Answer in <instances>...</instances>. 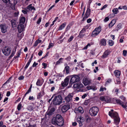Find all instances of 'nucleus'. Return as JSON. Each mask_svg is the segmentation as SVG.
<instances>
[{
  "instance_id": "nucleus-1",
  "label": "nucleus",
  "mask_w": 127,
  "mask_h": 127,
  "mask_svg": "<svg viewBox=\"0 0 127 127\" xmlns=\"http://www.w3.org/2000/svg\"><path fill=\"white\" fill-rule=\"evenodd\" d=\"M64 120L61 115L57 114L54 116L52 120V124L60 126L64 125Z\"/></svg>"
},
{
  "instance_id": "nucleus-2",
  "label": "nucleus",
  "mask_w": 127,
  "mask_h": 127,
  "mask_svg": "<svg viewBox=\"0 0 127 127\" xmlns=\"http://www.w3.org/2000/svg\"><path fill=\"white\" fill-rule=\"evenodd\" d=\"M112 113L110 111L109 112V115L114 119V123L116 125L118 124L120 122V119L118 113L116 112H114L112 115Z\"/></svg>"
},
{
  "instance_id": "nucleus-3",
  "label": "nucleus",
  "mask_w": 127,
  "mask_h": 127,
  "mask_svg": "<svg viewBox=\"0 0 127 127\" xmlns=\"http://www.w3.org/2000/svg\"><path fill=\"white\" fill-rule=\"evenodd\" d=\"M63 98L60 95H58L55 97L52 101V103L54 105H59L61 103Z\"/></svg>"
},
{
  "instance_id": "nucleus-4",
  "label": "nucleus",
  "mask_w": 127,
  "mask_h": 127,
  "mask_svg": "<svg viewBox=\"0 0 127 127\" xmlns=\"http://www.w3.org/2000/svg\"><path fill=\"white\" fill-rule=\"evenodd\" d=\"M99 111L98 107L96 106L93 107L91 108L89 110V113L92 116H95L96 115Z\"/></svg>"
},
{
  "instance_id": "nucleus-5",
  "label": "nucleus",
  "mask_w": 127,
  "mask_h": 127,
  "mask_svg": "<svg viewBox=\"0 0 127 127\" xmlns=\"http://www.w3.org/2000/svg\"><path fill=\"white\" fill-rule=\"evenodd\" d=\"M80 80L79 77L77 75H75L72 76L70 80V84H72L76 82H79Z\"/></svg>"
},
{
  "instance_id": "nucleus-6",
  "label": "nucleus",
  "mask_w": 127,
  "mask_h": 127,
  "mask_svg": "<svg viewBox=\"0 0 127 127\" xmlns=\"http://www.w3.org/2000/svg\"><path fill=\"white\" fill-rule=\"evenodd\" d=\"M101 31V27L99 26L96 28L93 32L92 33V36L95 37Z\"/></svg>"
},
{
  "instance_id": "nucleus-7",
  "label": "nucleus",
  "mask_w": 127,
  "mask_h": 127,
  "mask_svg": "<svg viewBox=\"0 0 127 127\" xmlns=\"http://www.w3.org/2000/svg\"><path fill=\"white\" fill-rule=\"evenodd\" d=\"M11 50L10 48L7 46H6L2 50L3 53L5 55H8L10 53Z\"/></svg>"
},
{
  "instance_id": "nucleus-8",
  "label": "nucleus",
  "mask_w": 127,
  "mask_h": 127,
  "mask_svg": "<svg viewBox=\"0 0 127 127\" xmlns=\"http://www.w3.org/2000/svg\"><path fill=\"white\" fill-rule=\"evenodd\" d=\"M70 108V106L69 105H65L62 107L61 110L62 113H64L66 112Z\"/></svg>"
},
{
  "instance_id": "nucleus-9",
  "label": "nucleus",
  "mask_w": 127,
  "mask_h": 127,
  "mask_svg": "<svg viewBox=\"0 0 127 127\" xmlns=\"http://www.w3.org/2000/svg\"><path fill=\"white\" fill-rule=\"evenodd\" d=\"M55 110V109L54 107H52L51 109H48L46 114L49 116L53 114V112Z\"/></svg>"
},
{
  "instance_id": "nucleus-10",
  "label": "nucleus",
  "mask_w": 127,
  "mask_h": 127,
  "mask_svg": "<svg viewBox=\"0 0 127 127\" xmlns=\"http://www.w3.org/2000/svg\"><path fill=\"white\" fill-rule=\"evenodd\" d=\"M0 27L2 33H4L6 32L7 28L5 24H3L0 25Z\"/></svg>"
},
{
  "instance_id": "nucleus-11",
  "label": "nucleus",
  "mask_w": 127,
  "mask_h": 127,
  "mask_svg": "<svg viewBox=\"0 0 127 127\" xmlns=\"http://www.w3.org/2000/svg\"><path fill=\"white\" fill-rule=\"evenodd\" d=\"M24 25L23 24L20 23L18 25L17 28L19 33H20L23 31L24 28Z\"/></svg>"
},
{
  "instance_id": "nucleus-12",
  "label": "nucleus",
  "mask_w": 127,
  "mask_h": 127,
  "mask_svg": "<svg viewBox=\"0 0 127 127\" xmlns=\"http://www.w3.org/2000/svg\"><path fill=\"white\" fill-rule=\"evenodd\" d=\"M73 97V95L72 94H69L68 96L65 97V100L67 102H68L71 100H72V98Z\"/></svg>"
},
{
  "instance_id": "nucleus-13",
  "label": "nucleus",
  "mask_w": 127,
  "mask_h": 127,
  "mask_svg": "<svg viewBox=\"0 0 127 127\" xmlns=\"http://www.w3.org/2000/svg\"><path fill=\"white\" fill-rule=\"evenodd\" d=\"M84 118H77V121L79 123V126L80 127H81L82 126V123L84 121Z\"/></svg>"
},
{
  "instance_id": "nucleus-14",
  "label": "nucleus",
  "mask_w": 127,
  "mask_h": 127,
  "mask_svg": "<svg viewBox=\"0 0 127 127\" xmlns=\"http://www.w3.org/2000/svg\"><path fill=\"white\" fill-rule=\"evenodd\" d=\"M73 87L74 88L79 89L83 87L84 86L81 83H77L74 84Z\"/></svg>"
},
{
  "instance_id": "nucleus-15",
  "label": "nucleus",
  "mask_w": 127,
  "mask_h": 127,
  "mask_svg": "<svg viewBox=\"0 0 127 127\" xmlns=\"http://www.w3.org/2000/svg\"><path fill=\"white\" fill-rule=\"evenodd\" d=\"M69 79L67 78H66L64 80V82L62 83V86L63 87L67 86L69 82Z\"/></svg>"
},
{
  "instance_id": "nucleus-16",
  "label": "nucleus",
  "mask_w": 127,
  "mask_h": 127,
  "mask_svg": "<svg viewBox=\"0 0 127 127\" xmlns=\"http://www.w3.org/2000/svg\"><path fill=\"white\" fill-rule=\"evenodd\" d=\"M115 100L117 103L121 105L123 108H126V106L124 105L123 102L121 100L119 99H116Z\"/></svg>"
},
{
  "instance_id": "nucleus-17",
  "label": "nucleus",
  "mask_w": 127,
  "mask_h": 127,
  "mask_svg": "<svg viewBox=\"0 0 127 127\" xmlns=\"http://www.w3.org/2000/svg\"><path fill=\"white\" fill-rule=\"evenodd\" d=\"M83 82L85 86H86L90 83V81L88 79L85 78L83 80Z\"/></svg>"
},
{
  "instance_id": "nucleus-18",
  "label": "nucleus",
  "mask_w": 127,
  "mask_h": 127,
  "mask_svg": "<svg viewBox=\"0 0 127 127\" xmlns=\"http://www.w3.org/2000/svg\"><path fill=\"white\" fill-rule=\"evenodd\" d=\"M90 9L89 8H88L85 15V16L86 17V18H88V17L90 15Z\"/></svg>"
},
{
  "instance_id": "nucleus-19",
  "label": "nucleus",
  "mask_w": 127,
  "mask_h": 127,
  "mask_svg": "<svg viewBox=\"0 0 127 127\" xmlns=\"http://www.w3.org/2000/svg\"><path fill=\"white\" fill-rule=\"evenodd\" d=\"M116 21L114 20H112L109 24L108 26L110 28H111L115 24Z\"/></svg>"
},
{
  "instance_id": "nucleus-20",
  "label": "nucleus",
  "mask_w": 127,
  "mask_h": 127,
  "mask_svg": "<svg viewBox=\"0 0 127 127\" xmlns=\"http://www.w3.org/2000/svg\"><path fill=\"white\" fill-rule=\"evenodd\" d=\"M76 110L78 111L79 112L82 114L84 112V110L83 108L81 107H79L78 108L76 109Z\"/></svg>"
},
{
  "instance_id": "nucleus-21",
  "label": "nucleus",
  "mask_w": 127,
  "mask_h": 127,
  "mask_svg": "<svg viewBox=\"0 0 127 127\" xmlns=\"http://www.w3.org/2000/svg\"><path fill=\"white\" fill-rule=\"evenodd\" d=\"M114 74L116 77L118 78L120 75V72L118 70H116L114 72Z\"/></svg>"
},
{
  "instance_id": "nucleus-22",
  "label": "nucleus",
  "mask_w": 127,
  "mask_h": 127,
  "mask_svg": "<svg viewBox=\"0 0 127 127\" xmlns=\"http://www.w3.org/2000/svg\"><path fill=\"white\" fill-rule=\"evenodd\" d=\"M109 54V53L107 51L103 53V54L102 56V58L103 59L105 58Z\"/></svg>"
},
{
  "instance_id": "nucleus-23",
  "label": "nucleus",
  "mask_w": 127,
  "mask_h": 127,
  "mask_svg": "<svg viewBox=\"0 0 127 127\" xmlns=\"http://www.w3.org/2000/svg\"><path fill=\"white\" fill-rule=\"evenodd\" d=\"M11 22L12 27L16 26V20H11Z\"/></svg>"
},
{
  "instance_id": "nucleus-24",
  "label": "nucleus",
  "mask_w": 127,
  "mask_h": 127,
  "mask_svg": "<svg viewBox=\"0 0 127 127\" xmlns=\"http://www.w3.org/2000/svg\"><path fill=\"white\" fill-rule=\"evenodd\" d=\"M25 21V18L24 17H22L21 18L20 20V23H22V24L24 23Z\"/></svg>"
},
{
  "instance_id": "nucleus-25",
  "label": "nucleus",
  "mask_w": 127,
  "mask_h": 127,
  "mask_svg": "<svg viewBox=\"0 0 127 127\" xmlns=\"http://www.w3.org/2000/svg\"><path fill=\"white\" fill-rule=\"evenodd\" d=\"M100 43L102 45L105 46L106 45V40L105 39H101Z\"/></svg>"
},
{
  "instance_id": "nucleus-26",
  "label": "nucleus",
  "mask_w": 127,
  "mask_h": 127,
  "mask_svg": "<svg viewBox=\"0 0 127 127\" xmlns=\"http://www.w3.org/2000/svg\"><path fill=\"white\" fill-rule=\"evenodd\" d=\"M66 23H64L62 25H61L59 27V30H61L63 29L65 26L66 25Z\"/></svg>"
},
{
  "instance_id": "nucleus-27",
  "label": "nucleus",
  "mask_w": 127,
  "mask_h": 127,
  "mask_svg": "<svg viewBox=\"0 0 127 127\" xmlns=\"http://www.w3.org/2000/svg\"><path fill=\"white\" fill-rule=\"evenodd\" d=\"M113 12L115 14H117L119 12L118 9L117 8L113 9L112 10Z\"/></svg>"
},
{
  "instance_id": "nucleus-28",
  "label": "nucleus",
  "mask_w": 127,
  "mask_h": 127,
  "mask_svg": "<svg viewBox=\"0 0 127 127\" xmlns=\"http://www.w3.org/2000/svg\"><path fill=\"white\" fill-rule=\"evenodd\" d=\"M20 53H21L20 51H18V52L17 53V56H15V57H14V58H13V60H14V59H15L16 58L19 57L20 56Z\"/></svg>"
},
{
  "instance_id": "nucleus-29",
  "label": "nucleus",
  "mask_w": 127,
  "mask_h": 127,
  "mask_svg": "<svg viewBox=\"0 0 127 127\" xmlns=\"http://www.w3.org/2000/svg\"><path fill=\"white\" fill-rule=\"evenodd\" d=\"M65 69L66 71V73H69V67L68 66H66L65 67Z\"/></svg>"
},
{
  "instance_id": "nucleus-30",
  "label": "nucleus",
  "mask_w": 127,
  "mask_h": 127,
  "mask_svg": "<svg viewBox=\"0 0 127 127\" xmlns=\"http://www.w3.org/2000/svg\"><path fill=\"white\" fill-rule=\"evenodd\" d=\"M31 89L30 88H29L28 90L26 92V93L25 94L23 99L26 96V95L28 94L30 92H31Z\"/></svg>"
},
{
  "instance_id": "nucleus-31",
  "label": "nucleus",
  "mask_w": 127,
  "mask_h": 127,
  "mask_svg": "<svg viewBox=\"0 0 127 127\" xmlns=\"http://www.w3.org/2000/svg\"><path fill=\"white\" fill-rule=\"evenodd\" d=\"M22 11L23 13L25 14H27L28 12V10H27L26 8L24 9V10H22Z\"/></svg>"
},
{
  "instance_id": "nucleus-32",
  "label": "nucleus",
  "mask_w": 127,
  "mask_h": 127,
  "mask_svg": "<svg viewBox=\"0 0 127 127\" xmlns=\"http://www.w3.org/2000/svg\"><path fill=\"white\" fill-rule=\"evenodd\" d=\"M36 85L37 86H41V84L40 82V81L39 80H38L36 83Z\"/></svg>"
},
{
  "instance_id": "nucleus-33",
  "label": "nucleus",
  "mask_w": 127,
  "mask_h": 127,
  "mask_svg": "<svg viewBox=\"0 0 127 127\" xmlns=\"http://www.w3.org/2000/svg\"><path fill=\"white\" fill-rule=\"evenodd\" d=\"M109 44L110 45L112 46L114 44V42L112 40H109Z\"/></svg>"
},
{
  "instance_id": "nucleus-34",
  "label": "nucleus",
  "mask_w": 127,
  "mask_h": 127,
  "mask_svg": "<svg viewBox=\"0 0 127 127\" xmlns=\"http://www.w3.org/2000/svg\"><path fill=\"white\" fill-rule=\"evenodd\" d=\"M4 2L6 3H7L8 4L10 3V0H2Z\"/></svg>"
},
{
  "instance_id": "nucleus-35",
  "label": "nucleus",
  "mask_w": 127,
  "mask_h": 127,
  "mask_svg": "<svg viewBox=\"0 0 127 127\" xmlns=\"http://www.w3.org/2000/svg\"><path fill=\"white\" fill-rule=\"evenodd\" d=\"M63 59L62 58H60L56 63V65H58L61 63H62L61 60Z\"/></svg>"
},
{
  "instance_id": "nucleus-36",
  "label": "nucleus",
  "mask_w": 127,
  "mask_h": 127,
  "mask_svg": "<svg viewBox=\"0 0 127 127\" xmlns=\"http://www.w3.org/2000/svg\"><path fill=\"white\" fill-rule=\"evenodd\" d=\"M54 46V44L53 43H50L48 46V48L47 49V50L49 49L51 47H52Z\"/></svg>"
},
{
  "instance_id": "nucleus-37",
  "label": "nucleus",
  "mask_w": 127,
  "mask_h": 127,
  "mask_svg": "<svg viewBox=\"0 0 127 127\" xmlns=\"http://www.w3.org/2000/svg\"><path fill=\"white\" fill-rule=\"evenodd\" d=\"M32 4H30L28 5L26 8L27 10H28V11L31 10Z\"/></svg>"
},
{
  "instance_id": "nucleus-38",
  "label": "nucleus",
  "mask_w": 127,
  "mask_h": 127,
  "mask_svg": "<svg viewBox=\"0 0 127 127\" xmlns=\"http://www.w3.org/2000/svg\"><path fill=\"white\" fill-rule=\"evenodd\" d=\"M100 99L102 101H106V99L103 96H101L100 98Z\"/></svg>"
},
{
  "instance_id": "nucleus-39",
  "label": "nucleus",
  "mask_w": 127,
  "mask_h": 127,
  "mask_svg": "<svg viewBox=\"0 0 127 127\" xmlns=\"http://www.w3.org/2000/svg\"><path fill=\"white\" fill-rule=\"evenodd\" d=\"M127 53V51L126 50H124L123 51V55L125 56H126Z\"/></svg>"
},
{
  "instance_id": "nucleus-40",
  "label": "nucleus",
  "mask_w": 127,
  "mask_h": 127,
  "mask_svg": "<svg viewBox=\"0 0 127 127\" xmlns=\"http://www.w3.org/2000/svg\"><path fill=\"white\" fill-rule=\"evenodd\" d=\"M22 106V105L21 104H19L17 107V109L18 110H20V109L21 107Z\"/></svg>"
},
{
  "instance_id": "nucleus-41",
  "label": "nucleus",
  "mask_w": 127,
  "mask_h": 127,
  "mask_svg": "<svg viewBox=\"0 0 127 127\" xmlns=\"http://www.w3.org/2000/svg\"><path fill=\"white\" fill-rule=\"evenodd\" d=\"M71 25L69 24L67 26L66 28V31H67L68 30H69L70 27Z\"/></svg>"
},
{
  "instance_id": "nucleus-42",
  "label": "nucleus",
  "mask_w": 127,
  "mask_h": 127,
  "mask_svg": "<svg viewBox=\"0 0 127 127\" xmlns=\"http://www.w3.org/2000/svg\"><path fill=\"white\" fill-rule=\"evenodd\" d=\"M86 118V121L87 122H89L91 119V118L89 117H87Z\"/></svg>"
},
{
  "instance_id": "nucleus-43",
  "label": "nucleus",
  "mask_w": 127,
  "mask_h": 127,
  "mask_svg": "<svg viewBox=\"0 0 127 127\" xmlns=\"http://www.w3.org/2000/svg\"><path fill=\"white\" fill-rule=\"evenodd\" d=\"M122 25L121 24H119L117 26L118 28L119 29L121 28L122 27Z\"/></svg>"
},
{
  "instance_id": "nucleus-44",
  "label": "nucleus",
  "mask_w": 127,
  "mask_h": 127,
  "mask_svg": "<svg viewBox=\"0 0 127 127\" xmlns=\"http://www.w3.org/2000/svg\"><path fill=\"white\" fill-rule=\"evenodd\" d=\"M109 18L108 17H106L104 20V21L105 22H106L109 20Z\"/></svg>"
},
{
  "instance_id": "nucleus-45",
  "label": "nucleus",
  "mask_w": 127,
  "mask_h": 127,
  "mask_svg": "<svg viewBox=\"0 0 127 127\" xmlns=\"http://www.w3.org/2000/svg\"><path fill=\"white\" fill-rule=\"evenodd\" d=\"M106 89L105 88H102V87H101L100 88V89L99 90V91L101 92L103 91L104 90H106Z\"/></svg>"
},
{
  "instance_id": "nucleus-46",
  "label": "nucleus",
  "mask_w": 127,
  "mask_h": 127,
  "mask_svg": "<svg viewBox=\"0 0 127 127\" xmlns=\"http://www.w3.org/2000/svg\"><path fill=\"white\" fill-rule=\"evenodd\" d=\"M41 18H39L37 21V23L39 24H40V22H41Z\"/></svg>"
},
{
  "instance_id": "nucleus-47",
  "label": "nucleus",
  "mask_w": 127,
  "mask_h": 127,
  "mask_svg": "<svg viewBox=\"0 0 127 127\" xmlns=\"http://www.w3.org/2000/svg\"><path fill=\"white\" fill-rule=\"evenodd\" d=\"M30 63L28 62V63H27V64L26 65V66H25L24 68H25V69H26V68H27V67H28L29 65H30Z\"/></svg>"
},
{
  "instance_id": "nucleus-48",
  "label": "nucleus",
  "mask_w": 127,
  "mask_h": 127,
  "mask_svg": "<svg viewBox=\"0 0 127 127\" xmlns=\"http://www.w3.org/2000/svg\"><path fill=\"white\" fill-rule=\"evenodd\" d=\"M30 63L28 62V63H27V64L26 65V66H25L24 68H25V69H26V68H27V67H28L29 65H30Z\"/></svg>"
},
{
  "instance_id": "nucleus-49",
  "label": "nucleus",
  "mask_w": 127,
  "mask_h": 127,
  "mask_svg": "<svg viewBox=\"0 0 127 127\" xmlns=\"http://www.w3.org/2000/svg\"><path fill=\"white\" fill-rule=\"evenodd\" d=\"M24 78V76H21L19 77L18 79L20 80H21L23 79Z\"/></svg>"
},
{
  "instance_id": "nucleus-50",
  "label": "nucleus",
  "mask_w": 127,
  "mask_h": 127,
  "mask_svg": "<svg viewBox=\"0 0 127 127\" xmlns=\"http://www.w3.org/2000/svg\"><path fill=\"white\" fill-rule=\"evenodd\" d=\"M73 36H71L69 39H68V41L69 42H70L71 41H72L73 38Z\"/></svg>"
},
{
  "instance_id": "nucleus-51",
  "label": "nucleus",
  "mask_w": 127,
  "mask_h": 127,
  "mask_svg": "<svg viewBox=\"0 0 127 127\" xmlns=\"http://www.w3.org/2000/svg\"><path fill=\"white\" fill-rule=\"evenodd\" d=\"M42 65L44 66V68H46L47 66V64L45 63H43L42 64Z\"/></svg>"
},
{
  "instance_id": "nucleus-52",
  "label": "nucleus",
  "mask_w": 127,
  "mask_h": 127,
  "mask_svg": "<svg viewBox=\"0 0 127 127\" xmlns=\"http://www.w3.org/2000/svg\"><path fill=\"white\" fill-rule=\"evenodd\" d=\"M107 6V5L106 4V5H104L102 7V8L100 9L101 10H103V9H104L105 8H106Z\"/></svg>"
},
{
  "instance_id": "nucleus-53",
  "label": "nucleus",
  "mask_w": 127,
  "mask_h": 127,
  "mask_svg": "<svg viewBox=\"0 0 127 127\" xmlns=\"http://www.w3.org/2000/svg\"><path fill=\"white\" fill-rule=\"evenodd\" d=\"M38 64L37 63H36L35 62H34L32 66L33 67H34L36 66Z\"/></svg>"
},
{
  "instance_id": "nucleus-54",
  "label": "nucleus",
  "mask_w": 127,
  "mask_h": 127,
  "mask_svg": "<svg viewBox=\"0 0 127 127\" xmlns=\"http://www.w3.org/2000/svg\"><path fill=\"white\" fill-rule=\"evenodd\" d=\"M92 21V20L90 18H89L87 20V22L88 23H90Z\"/></svg>"
},
{
  "instance_id": "nucleus-55",
  "label": "nucleus",
  "mask_w": 127,
  "mask_h": 127,
  "mask_svg": "<svg viewBox=\"0 0 127 127\" xmlns=\"http://www.w3.org/2000/svg\"><path fill=\"white\" fill-rule=\"evenodd\" d=\"M54 6L55 5H54L51 6L48 10L47 11H49L53 7H54Z\"/></svg>"
},
{
  "instance_id": "nucleus-56",
  "label": "nucleus",
  "mask_w": 127,
  "mask_h": 127,
  "mask_svg": "<svg viewBox=\"0 0 127 127\" xmlns=\"http://www.w3.org/2000/svg\"><path fill=\"white\" fill-rule=\"evenodd\" d=\"M10 93L9 91H8L7 92L6 96H10Z\"/></svg>"
},
{
  "instance_id": "nucleus-57",
  "label": "nucleus",
  "mask_w": 127,
  "mask_h": 127,
  "mask_svg": "<svg viewBox=\"0 0 127 127\" xmlns=\"http://www.w3.org/2000/svg\"><path fill=\"white\" fill-rule=\"evenodd\" d=\"M87 96V95L86 94H85L82 96V98H85Z\"/></svg>"
},
{
  "instance_id": "nucleus-58",
  "label": "nucleus",
  "mask_w": 127,
  "mask_h": 127,
  "mask_svg": "<svg viewBox=\"0 0 127 127\" xmlns=\"http://www.w3.org/2000/svg\"><path fill=\"white\" fill-rule=\"evenodd\" d=\"M18 12H15L14 13V16L15 17H17L18 16Z\"/></svg>"
},
{
  "instance_id": "nucleus-59",
  "label": "nucleus",
  "mask_w": 127,
  "mask_h": 127,
  "mask_svg": "<svg viewBox=\"0 0 127 127\" xmlns=\"http://www.w3.org/2000/svg\"><path fill=\"white\" fill-rule=\"evenodd\" d=\"M42 53H43L42 51H41L40 52H39L38 53V55L39 56H41V55Z\"/></svg>"
},
{
  "instance_id": "nucleus-60",
  "label": "nucleus",
  "mask_w": 127,
  "mask_h": 127,
  "mask_svg": "<svg viewBox=\"0 0 127 127\" xmlns=\"http://www.w3.org/2000/svg\"><path fill=\"white\" fill-rule=\"evenodd\" d=\"M111 81L112 80L111 79H108V80L106 82L109 83L111 82Z\"/></svg>"
},
{
  "instance_id": "nucleus-61",
  "label": "nucleus",
  "mask_w": 127,
  "mask_h": 127,
  "mask_svg": "<svg viewBox=\"0 0 127 127\" xmlns=\"http://www.w3.org/2000/svg\"><path fill=\"white\" fill-rule=\"evenodd\" d=\"M87 89L88 90H90L92 89V87L91 86H88L87 87Z\"/></svg>"
},
{
  "instance_id": "nucleus-62",
  "label": "nucleus",
  "mask_w": 127,
  "mask_h": 127,
  "mask_svg": "<svg viewBox=\"0 0 127 127\" xmlns=\"http://www.w3.org/2000/svg\"><path fill=\"white\" fill-rule=\"evenodd\" d=\"M38 43L36 41H35V42L34 44V46H36L37 45Z\"/></svg>"
},
{
  "instance_id": "nucleus-63",
  "label": "nucleus",
  "mask_w": 127,
  "mask_h": 127,
  "mask_svg": "<svg viewBox=\"0 0 127 127\" xmlns=\"http://www.w3.org/2000/svg\"><path fill=\"white\" fill-rule=\"evenodd\" d=\"M41 96V94L40 93H39L38 95L37 96V97L38 98H40Z\"/></svg>"
},
{
  "instance_id": "nucleus-64",
  "label": "nucleus",
  "mask_w": 127,
  "mask_h": 127,
  "mask_svg": "<svg viewBox=\"0 0 127 127\" xmlns=\"http://www.w3.org/2000/svg\"><path fill=\"white\" fill-rule=\"evenodd\" d=\"M77 125V123L76 122H74L72 123V125L73 126H75Z\"/></svg>"
}]
</instances>
